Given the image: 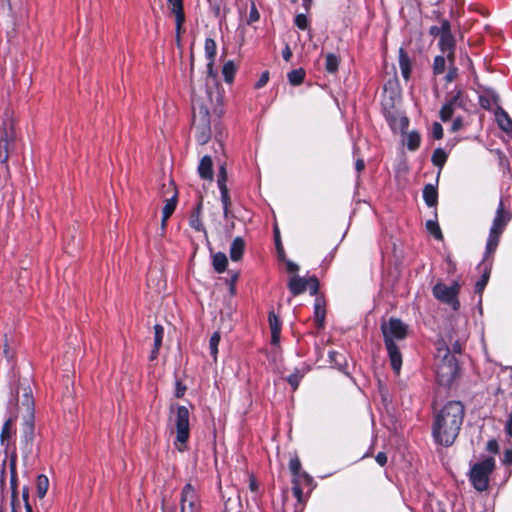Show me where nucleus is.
Masks as SVG:
<instances>
[{"mask_svg":"<svg viewBox=\"0 0 512 512\" xmlns=\"http://www.w3.org/2000/svg\"><path fill=\"white\" fill-rule=\"evenodd\" d=\"M213 88L209 83L192 84V128L200 144H206L211 137L209 110L213 104Z\"/></svg>","mask_w":512,"mask_h":512,"instance_id":"f257e3e1","label":"nucleus"},{"mask_svg":"<svg viewBox=\"0 0 512 512\" xmlns=\"http://www.w3.org/2000/svg\"><path fill=\"white\" fill-rule=\"evenodd\" d=\"M464 419V406L459 401L448 402L435 416L433 435L441 445L450 446L457 438Z\"/></svg>","mask_w":512,"mask_h":512,"instance_id":"f03ea898","label":"nucleus"},{"mask_svg":"<svg viewBox=\"0 0 512 512\" xmlns=\"http://www.w3.org/2000/svg\"><path fill=\"white\" fill-rule=\"evenodd\" d=\"M16 118L10 100L0 97V163L8 170L9 154L15 149Z\"/></svg>","mask_w":512,"mask_h":512,"instance_id":"7ed1b4c3","label":"nucleus"},{"mask_svg":"<svg viewBox=\"0 0 512 512\" xmlns=\"http://www.w3.org/2000/svg\"><path fill=\"white\" fill-rule=\"evenodd\" d=\"M407 329V325H405L400 319L396 318H391L387 322H383L381 325L390 364L396 374H399L401 370L402 355L395 341L404 340L407 336Z\"/></svg>","mask_w":512,"mask_h":512,"instance_id":"20e7f679","label":"nucleus"},{"mask_svg":"<svg viewBox=\"0 0 512 512\" xmlns=\"http://www.w3.org/2000/svg\"><path fill=\"white\" fill-rule=\"evenodd\" d=\"M189 417L190 413L187 407L171 405L169 419L176 431V440L174 445L180 452H183L186 449V443L189 439Z\"/></svg>","mask_w":512,"mask_h":512,"instance_id":"39448f33","label":"nucleus"},{"mask_svg":"<svg viewBox=\"0 0 512 512\" xmlns=\"http://www.w3.org/2000/svg\"><path fill=\"white\" fill-rule=\"evenodd\" d=\"M444 346V343H439L437 356H442V359L437 366L436 375L439 383L448 385L457 375V361Z\"/></svg>","mask_w":512,"mask_h":512,"instance_id":"423d86ee","label":"nucleus"},{"mask_svg":"<svg viewBox=\"0 0 512 512\" xmlns=\"http://www.w3.org/2000/svg\"><path fill=\"white\" fill-rule=\"evenodd\" d=\"M495 468V460L491 457L476 463L470 470V481L478 491H485L488 488L489 476Z\"/></svg>","mask_w":512,"mask_h":512,"instance_id":"0eeeda50","label":"nucleus"},{"mask_svg":"<svg viewBox=\"0 0 512 512\" xmlns=\"http://www.w3.org/2000/svg\"><path fill=\"white\" fill-rule=\"evenodd\" d=\"M180 512H201V500L197 489L187 483L181 492Z\"/></svg>","mask_w":512,"mask_h":512,"instance_id":"6e6552de","label":"nucleus"},{"mask_svg":"<svg viewBox=\"0 0 512 512\" xmlns=\"http://www.w3.org/2000/svg\"><path fill=\"white\" fill-rule=\"evenodd\" d=\"M458 291L459 285L457 283H453L451 286H447L444 283H437L433 287V295L438 300L451 305L454 310L459 307V302L457 300Z\"/></svg>","mask_w":512,"mask_h":512,"instance_id":"1a4fd4ad","label":"nucleus"},{"mask_svg":"<svg viewBox=\"0 0 512 512\" xmlns=\"http://www.w3.org/2000/svg\"><path fill=\"white\" fill-rule=\"evenodd\" d=\"M440 48L445 53L450 62L454 61L455 39L451 33V26L448 20H442V35L440 37Z\"/></svg>","mask_w":512,"mask_h":512,"instance_id":"9d476101","label":"nucleus"},{"mask_svg":"<svg viewBox=\"0 0 512 512\" xmlns=\"http://www.w3.org/2000/svg\"><path fill=\"white\" fill-rule=\"evenodd\" d=\"M509 220H510V216L505 211L503 202L501 201L499 204V207L497 209L496 216L493 221V225L490 230L502 234V232Z\"/></svg>","mask_w":512,"mask_h":512,"instance_id":"9b49d317","label":"nucleus"},{"mask_svg":"<svg viewBox=\"0 0 512 512\" xmlns=\"http://www.w3.org/2000/svg\"><path fill=\"white\" fill-rule=\"evenodd\" d=\"M205 53L209 59V62L207 64L208 75H207V79H206V82L209 83V78H214L213 63H214V58L216 55V43L211 38H207L205 40Z\"/></svg>","mask_w":512,"mask_h":512,"instance_id":"f8f14e48","label":"nucleus"},{"mask_svg":"<svg viewBox=\"0 0 512 512\" xmlns=\"http://www.w3.org/2000/svg\"><path fill=\"white\" fill-rule=\"evenodd\" d=\"M198 173L204 180L213 179V162L210 156H204L198 165Z\"/></svg>","mask_w":512,"mask_h":512,"instance_id":"ddd939ff","label":"nucleus"},{"mask_svg":"<svg viewBox=\"0 0 512 512\" xmlns=\"http://www.w3.org/2000/svg\"><path fill=\"white\" fill-rule=\"evenodd\" d=\"M201 210H202V198L198 202L197 206L193 209L189 217L190 226L196 231L206 232L201 221Z\"/></svg>","mask_w":512,"mask_h":512,"instance_id":"4468645a","label":"nucleus"},{"mask_svg":"<svg viewBox=\"0 0 512 512\" xmlns=\"http://www.w3.org/2000/svg\"><path fill=\"white\" fill-rule=\"evenodd\" d=\"M495 117L499 127L503 131L507 133L512 132V120L506 111H504L501 107H498L495 111Z\"/></svg>","mask_w":512,"mask_h":512,"instance_id":"2eb2a0df","label":"nucleus"},{"mask_svg":"<svg viewBox=\"0 0 512 512\" xmlns=\"http://www.w3.org/2000/svg\"><path fill=\"white\" fill-rule=\"evenodd\" d=\"M288 287L293 295H299L307 290V279L294 276L290 278Z\"/></svg>","mask_w":512,"mask_h":512,"instance_id":"dca6fc26","label":"nucleus"},{"mask_svg":"<svg viewBox=\"0 0 512 512\" xmlns=\"http://www.w3.org/2000/svg\"><path fill=\"white\" fill-rule=\"evenodd\" d=\"M245 249L243 238L236 237L230 247V258L232 261H239L242 258Z\"/></svg>","mask_w":512,"mask_h":512,"instance_id":"f3484780","label":"nucleus"},{"mask_svg":"<svg viewBox=\"0 0 512 512\" xmlns=\"http://www.w3.org/2000/svg\"><path fill=\"white\" fill-rule=\"evenodd\" d=\"M423 198L427 206L435 207L438 202L437 188L432 184L425 185L423 189Z\"/></svg>","mask_w":512,"mask_h":512,"instance_id":"a211bd4d","label":"nucleus"},{"mask_svg":"<svg viewBox=\"0 0 512 512\" xmlns=\"http://www.w3.org/2000/svg\"><path fill=\"white\" fill-rule=\"evenodd\" d=\"M399 66L402 76L404 79L408 80L411 73V62L408 54L404 51L403 48H400L399 50Z\"/></svg>","mask_w":512,"mask_h":512,"instance_id":"6ab92c4d","label":"nucleus"},{"mask_svg":"<svg viewBox=\"0 0 512 512\" xmlns=\"http://www.w3.org/2000/svg\"><path fill=\"white\" fill-rule=\"evenodd\" d=\"M10 472H11V490H12V506L13 511L15 510V501L17 500V474H16V457L12 456L10 460Z\"/></svg>","mask_w":512,"mask_h":512,"instance_id":"aec40b11","label":"nucleus"},{"mask_svg":"<svg viewBox=\"0 0 512 512\" xmlns=\"http://www.w3.org/2000/svg\"><path fill=\"white\" fill-rule=\"evenodd\" d=\"M458 101H459V95H456V96H453L448 103L443 105V107L440 110V117H441L442 121L445 122V121H448L449 119H451V117L454 113L455 105L457 104Z\"/></svg>","mask_w":512,"mask_h":512,"instance_id":"412c9836","label":"nucleus"},{"mask_svg":"<svg viewBox=\"0 0 512 512\" xmlns=\"http://www.w3.org/2000/svg\"><path fill=\"white\" fill-rule=\"evenodd\" d=\"M325 314V303L322 299L317 298L314 305V317L318 327L323 326Z\"/></svg>","mask_w":512,"mask_h":512,"instance_id":"4be33fe9","label":"nucleus"},{"mask_svg":"<svg viewBox=\"0 0 512 512\" xmlns=\"http://www.w3.org/2000/svg\"><path fill=\"white\" fill-rule=\"evenodd\" d=\"M49 488V479L47 476L41 474L37 477L36 491L39 498H43Z\"/></svg>","mask_w":512,"mask_h":512,"instance_id":"5701e85b","label":"nucleus"},{"mask_svg":"<svg viewBox=\"0 0 512 512\" xmlns=\"http://www.w3.org/2000/svg\"><path fill=\"white\" fill-rule=\"evenodd\" d=\"M501 233L490 230L489 238L486 246V257L491 255L497 248Z\"/></svg>","mask_w":512,"mask_h":512,"instance_id":"b1692460","label":"nucleus"},{"mask_svg":"<svg viewBox=\"0 0 512 512\" xmlns=\"http://www.w3.org/2000/svg\"><path fill=\"white\" fill-rule=\"evenodd\" d=\"M228 264L227 257L224 253H216L213 257V266L218 273H222Z\"/></svg>","mask_w":512,"mask_h":512,"instance_id":"393cba45","label":"nucleus"},{"mask_svg":"<svg viewBox=\"0 0 512 512\" xmlns=\"http://www.w3.org/2000/svg\"><path fill=\"white\" fill-rule=\"evenodd\" d=\"M177 196L176 192H174L173 196L166 201L165 206L162 210V216H164V221H167L169 217L173 214L176 208Z\"/></svg>","mask_w":512,"mask_h":512,"instance_id":"a878e982","label":"nucleus"},{"mask_svg":"<svg viewBox=\"0 0 512 512\" xmlns=\"http://www.w3.org/2000/svg\"><path fill=\"white\" fill-rule=\"evenodd\" d=\"M490 272H491V265H485L481 279L479 281H477V283L475 285L476 293L481 294L483 292V290L489 280Z\"/></svg>","mask_w":512,"mask_h":512,"instance_id":"bb28decb","label":"nucleus"},{"mask_svg":"<svg viewBox=\"0 0 512 512\" xmlns=\"http://www.w3.org/2000/svg\"><path fill=\"white\" fill-rule=\"evenodd\" d=\"M390 125L393 130H399L401 132H404L409 124L408 118L405 116L400 117H393L390 118Z\"/></svg>","mask_w":512,"mask_h":512,"instance_id":"cd10ccee","label":"nucleus"},{"mask_svg":"<svg viewBox=\"0 0 512 512\" xmlns=\"http://www.w3.org/2000/svg\"><path fill=\"white\" fill-rule=\"evenodd\" d=\"M13 422L14 420L12 418H9L3 425L2 431L0 434V440L2 444H5V442L9 441V439L12 437L13 434Z\"/></svg>","mask_w":512,"mask_h":512,"instance_id":"c85d7f7f","label":"nucleus"},{"mask_svg":"<svg viewBox=\"0 0 512 512\" xmlns=\"http://www.w3.org/2000/svg\"><path fill=\"white\" fill-rule=\"evenodd\" d=\"M221 192V201L223 204L224 217L227 218L229 214V208L231 206V199L229 196V191L227 185H223V187H219Z\"/></svg>","mask_w":512,"mask_h":512,"instance_id":"c756f323","label":"nucleus"},{"mask_svg":"<svg viewBox=\"0 0 512 512\" xmlns=\"http://www.w3.org/2000/svg\"><path fill=\"white\" fill-rule=\"evenodd\" d=\"M305 71L302 68L292 70L288 73V80L292 85H299L303 82Z\"/></svg>","mask_w":512,"mask_h":512,"instance_id":"7c9ffc66","label":"nucleus"},{"mask_svg":"<svg viewBox=\"0 0 512 512\" xmlns=\"http://www.w3.org/2000/svg\"><path fill=\"white\" fill-rule=\"evenodd\" d=\"M339 59L336 55L329 53L326 55L325 69L329 73H335L338 70Z\"/></svg>","mask_w":512,"mask_h":512,"instance_id":"2f4dec72","label":"nucleus"},{"mask_svg":"<svg viewBox=\"0 0 512 512\" xmlns=\"http://www.w3.org/2000/svg\"><path fill=\"white\" fill-rule=\"evenodd\" d=\"M446 160H447V154L443 149L438 148V149L434 150L433 155H432V163L435 166L442 168L444 166Z\"/></svg>","mask_w":512,"mask_h":512,"instance_id":"473e14b6","label":"nucleus"},{"mask_svg":"<svg viewBox=\"0 0 512 512\" xmlns=\"http://www.w3.org/2000/svg\"><path fill=\"white\" fill-rule=\"evenodd\" d=\"M235 66L233 64V62L229 61L227 63L224 64L223 66V69H222V73H223V76H224V79L226 82H232L233 79H234V75H235Z\"/></svg>","mask_w":512,"mask_h":512,"instance_id":"72a5a7b5","label":"nucleus"},{"mask_svg":"<svg viewBox=\"0 0 512 512\" xmlns=\"http://www.w3.org/2000/svg\"><path fill=\"white\" fill-rule=\"evenodd\" d=\"M219 342H220V333L219 332L213 333L210 338V341H209V348H210V353L215 360H216L217 353H218Z\"/></svg>","mask_w":512,"mask_h":512,"instance_id":"f704fd0d","label":"nucleus"},{"mask_svg":"<svg viewBox=\"0 0 512 512\" xmlns=\"http://www.w3.org/2000/svg\"><path fill=\"white\" fill-rule=\"evenodd\" d=\"M426 228L436 239L441 240L443 238L441 229L436 221H427Z\"/></svg>","mask_w":512,"mask_h":512,"instance_id":"c9c22d12","label":"nucleus"},{"mask_svg":"<svg viewBox=\"0 0 512 512\" xmlns=\"http://www.w3.org/2000/svg\"><path fill=\"white\" fill-rule=\"evenodd\" d=\"M446 61L443 56H436L433 64V72L436 75L442 74L445 70Z\"/></svg>","mask_w":512,"mask_h":512,"instance_id":"e433bc0d","label":"nucleus"},{"mask_svg":"<svg viewBox=\"0 0 512 512\" xmlns=\"http://www.w3.org/2000/svg\"><path fill=\"white\" fill-rule=\"evenodd\" d=\"M268 320L271 332H281L280 320L273 311L269 313Z\"/></svg>","mask_w":512,"mask_h":512,"instance_id":"4c0bfd02","label":"nucleus"},{"mask_svg":"<svg viewBox=\"0 0 512 512\" xmlns=\"http://www.w3.org/2000/svg\"><path fill=\"white\" fill-rule=\"evenodd\" d=\"M175 20H176V42L179 45L180 44V35L182 32V26L185 21L184 13L176 14Z\"/></svg>","mask_w":512,"mask_h":512,"instance_id":"58836bf2","label":"nucleus"},{"mask_svg":"<svg viewBox=\"0 0 512 512\" xmlns=\"http://www.w3.org/2000/svg\"><path fill=\"white\" fill-rule=\"evenodd\" d=\"M172 14L184 13L182 0H167Z\"/></svg>","mask_w":512,"mask_h":512,"instance_id":"ea45409f","label":"nucleus"},{"mask_svg":"<svg viewBox=\"0 0 512 512\" xmlns=\"http://www.w3.org/2000/svg\"><path fill=\"white\" fill-rule=\"evenodd\" d=\"M164 329L160 324H156L154 326V345L157 347H161L162 339H163Z\"/></svg>","mask_w":512,"mask_h":512,"instance_id":"a19ab883","label":"nucleus"},{"mask_svg":"<svg viewBox=\"0 0 512 512\" xmlns=\"http://www.w3.org/2000/svg\"><path fill=\"white\" fill-rule=\"evenodd\" d=\"M420 136L417 133H410L408 135L407 146L410 150H415L419 147Z\"/></svg>","mask_w":512,"mask_h":512,"instance_id":"79ce46f5","label":"nucleus"},{"mask_svg":"<svg viewBox=\"0 0 512 512\" xmlns=\"http://www.w3.org/2000/svg\"><path fill=\"white\" fill-rule=\"evenodd\" d=\"M23 397H24L23 405L26 406L27 410H32L33 406H34V402L32 399V394H31L30 388L24 389Z\"/></svg>","mask_w":512,"mask_h":512,"instance_id":"37998d69","label":"nucleus"},{"mask_svg":"<svg viewBox=\"0 0 512 512\" xmlns=\"http://www.w3.org/2000/svg\"><path fill=\"white\" fill-rule=\"evenodd\" d=\"M319 289V282L317 278L310 277L307 278V290L310 291L312 295H315L318 292Z\"/></svg>","mask_w":512,"mask_h":512,"instance_id":"c03bdc74","label":"nucleus"},{"mask_svg":"<svg viewBox=\"0 0 512 512\" xmlns=\"http://www.w3.org/2000/svg\"><path fill=\"white\" fill-rule=\"evenodd\" d=\"M295 25L301 30H306L308 28L307 17L304 14H298L295 17Z\"/></svg>","mask_w":512,"mask_h":512,"instance_id":"a18cd8bd","label":"nucleus"},{"mask_svg":"<svg viewBox=\"0 0 512 512\" xmlns=\"http://www.w3.org/2000/svg\"><path fill=\"white\" fill-rule=\"evenodd\" d=\"M289 469L294 476H297L301 469V463L298 457H294L289 462Z\"/></svg>","mask_w":512,"mask_h":512,"instance_id":"49530a36","label":"nucleus"},{"mask_svg":"<svg viewBox=\"0 0 512 512\" xmlns=\"http://www.w3.org/2000/svg\"><path fill=\"white\" fill-rule=\"evenodd\" d=\"M217 182H218V186L219 187H223V185H226V182H227V171H226L225 166H221L219 168Z\"/></svg>","mask_w":512,"mask_h":512,"instance_id":"de8ad7c7","label":"nucleus"},{"mask_svg":"<svg viewBox=\"0 0 512 512\" xmlns=\"http://www.w3.org/2000/svg\"><path fill=\"white\" fill-rule=\"evenodd\" d=\"M292 492L293 495L298 499L299 503H302L303 491L296 480L293 481Z\"/></svg>","mask_w":512,"mask_h":512,"instance_id":"09e8293b","label":"nucleus"},{"mask_svg":"<svg viewBox=\"0 0 512 512\" xmlns=\"http://www.w3.org/2000/svg\"><path fill=\"white\" fill-rule=\"evenodd\" d=\"M432 134L435 139H441L443 137V128L441 124L435 122L432 126Z\"/></svg>","mask_w":512,"mask_h":512,"instance_id":"8fccbe9b","label":"nucleus"},{"mask_svg":"<svg viewBox=\"0 0 512 512\" xmlns=\"http://www.w3.org/2000/svg\"><path fill=\"white\" fill-rule=\"evenodd\" d=\"M300 379H301V376L298 373L291 374L288 377V382L293 387L294 390L297 389Z\"/></svg>","mask_w":512,"mask_h":512,"instance_id":"3c124183","label":"nucleus"},{"mask_svg":"<svg viewBox=\"0 0 512 512\" xmlns=\"http://www.w3.org/2000/svg\"><path fill=\"white\" fill-rule=\"evenodd\" d=\"M186 392V386L183 385L180 381L176 382L175 396L177 398H181L184 396Z\"/></svg>","mask_w":512,"mask_h":512,"instance_id":"603ef678","label":"nucleus"},{"mask_svg":"<svg viewBox=\"0 0 512 512\" xmlns=\"http://www.w3.org/2000/svg\"><path fill=\"white\" fill-rule=\"evenodd\" d=\"M275 241L279 257L282 258L284 256V250L279 239V230L277 227L275 228Z\"/></svg>","mask_w":512,"mask_h":512,"instance_id":"864d4df0","label":"nucleus"},{"mask_svg":"<svg viewBox=\"0 0 512 512\" xmlns=\"http://www.w3.org/2000/svg\"><path fill=\"white\" fill-rule=\"evenodd\" d=\"M486 448L491 453H498V451H499V445H498L497 441L494 439L488 441Z\"/></svg>","mask_w":512,"mask_h":512,"instance_id":"5fc2aeb1","label":"nucleus"},{"mask_svg":"<svg viewBox=\"0 0 512 512\" xmlns=\"http://www.w3.org/2000/svg\"><path fill=\"white\" fill-rule=\"evenodd\" d=\"M268 80H269V73L266 71V72L262 73L261 77L259 78L258 82L256 83V88L263 87L264 85L267 84Z\"/></svg>","mask_w":512,"mask_h":512,"instance_id":"6e6d98bb","label":"nucleus"},{"mask_svg":"<svg viewBox=\"0 0 512 512\" xmlns=\"http://www.w3.org/2000/svg\"><path fill=\"white\" fill-rule=\"evenodd\" d=\"M503 462L507 465H512V449L505 450Z\"/></svg>","mask_w":512,"mask_h":512,"instance_id":"4d7b16f0","label":"nucleus"},{"mask_svg":"<svg viewBox=\"0 0 512 512\" xmlns=\"http://www.w3.org/2000/svg\"><path fill=\"white\" fill-rule=\"evenodd\" d=\"M463 127V121L460 117L456 118L452 123V131H459Z\"/></svg>","mask_w":512,"mask_h":512,"instance_id":"13d9d810","label":"nucleus"},{"mask_svg":"<svg viewBox=\"0 0 512 512\" xmlns=\"http://www.w3.org/2000/svg\"><path fill=\"white\" fill-rule=\"evenodd\" d=\"M376 461L379 465L384 466L387 463V456L383 452H379L376 456Z\"/></svg>","mask_w":512,"mask_h":512,"instance_id":"bf43d9fd","label":"nucleus"},{"mask_svg":"<svg viewBox=\"0 0 512 512\" xmlns=\"http://www.w3.org/2000/svg\"><path fill=\"white\" fill-rule=\"evenodd\" d=\"M479 103H480V106L486 110H489L491 108V102L488 98L486 97H480L479 98Z\"/></svg>","mask_w":512,"mask_h":512,"instance_id":"052dcab7","label":"nucleus"},{"mask_svg":"<svg viewBox=\"0 0 512 512\" xmlns=\"http://www.w3.org/2000/svg\"><path fill=\"white\" fill-rule=\"evenodd\" d=\"M287 271L290 273H295L298 271L299 267L292 261H287L286 263Z\"/></svg>","mask_w":512,"mask_h":512,"instance_id":"680f3d73","label":"nucleus"},{"mask_svg":"<svg viewBox=\"0 0 512 512\" xmlns=\"http://www.w3.org/2000/svg\"><path fill=\"white\" fill-rule=\"evenodd\" d=\"M282 56H283L284 60H286V61H289L291 59L292 51L288 45H286V47L284 48V50L282 52Z\"/></svg>","mask_w":512,"mask_h":512,"instance_id":"e2e57ef3","label":"nucleus"},{"mask_svg":"<svg viewBox=\"0 0 512 512\" xmlns=\"http://www.w3.org/2000/svg\"><path fill=\"white\" fill-rule=\"evenodd\" d=\"M429 33L430 35L432 36H441L442 35V26L441 27H437V26H432L429 30Z\"/></svg>","mask_w":512,"mask_h":512,"instance_id":"0e129e2a","label":"nucleus"},{"mask_svg":"<svg viewBox=\"0 0 512 512\" xmlns=\"http://www.w3.org/2000/svg\"><path fill=\"white\" fill-rule=\"evenodd\" d=\"M249 18L251 22L257 21L259 19V13L255 6L252 7Z\"/></svg>","mask_w":512,"mask_h":512,"instance_id":"69168bd1","label":"nucleus"},{"mask_svg":"<svg viewBox=\"0 0 512 512\" xmlns=\"http://www.w3.org/2000/svg\"><path fill=\"white\" fill-rule=\"evenodd\" d=\"M355 168L358 172H361L365 168V163L363 159H358L355 163Z\"/></svg>","mask_w":512,"mask_h":512,"instance_id":"338daca9","label":"nucleus"},{"mask_svg":"<svg viewBox=\"0 0 512 512\" xmlns=\"http://www.w3.org/2000/svg\"><path fill=\"white\" fill-rule=\"evenodd\" d=\"M506 431L510 436H512V413L510 414L509 419L507 421Z\"/></svg>","mask_w":512,"mask_h":512,"instance_id":"774afa93","label":"nucleus"}]
</instances>
